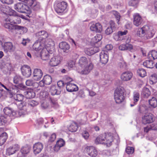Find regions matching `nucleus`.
Segmentation results:
<instances>
[{"mask_svg":"<svg viewBox=\"0 0 157 157\" xmlns=\"http://www.w3.org/2000/svg\"><path fill=\"white\" fill-rule=\"evenodd\" d=\"M10 16L4 20L3 23V26L7 29L9 32L13 33L15 30H21L25 32H27V28L25 27L13 24H19L21 22L20 17L18 16L15 11L14 14Z\"/></svg>","mask_w":157,"mask_h":157,"instance_id":"obj_1","label":"nucleus"},{"mask_svg":"<svg viewBox=\"0 0 157 157\" xmlns=\"http://www.w3.org/2000/svg\"><path fill=\"white\" fill-rule=\"evenodd\" d=\"M39 46L40 44L38 43H35L33 45V48L36 51L35 53H36L37 57L40 56L42 60H48L50 56L49 53L52 54L54 51L53 45L50 46V47L48 46L47 48H44L42 50H40L41 48Z\"/></svg>","mask_w":157,"mask_h":157,"instance_id":"obj_2","label":"nucleus"},{"mask_svg":"<svg viewBox=\"0 0 157 157\" xmlns=\"http://www.w3.org/2000/svg\"><path fill=\"white\" fill-rule=\"evenodd\" d=\"M113 141L112 137L111 136L104 133L99 135L95 140V143L96 144H104L107 146L110 145Z\"/></svg>","mask_w":157,"mask_h":157,"instance_id":"obj_3","label":"nucleus"},{"mask_svg":"<svg viewBox=\"0 0 157 157\" xmlns=\"http://www.w3.org/2000/svg\"><path fill=\"white\" fill-rule=\"evenodd\" d=\"M124 90L123 87L119 86L115 90L114 97L116 103L120 104L124 100Z\"/></svg>","mask_w":157,"mask_h":157,"instance_id":"obj_4","label":"nucleus"},{"mask_svg":"<svg viewBox=\"0 0 157 157\" xmlns=\"http://www.w3.org/2000/svg\"><path fill=\"white\" fill-rule=\"evenodd\" d=\"M25 4L22 2L17 3L14 5V8L17 11L21 13H31L30 8L26 3Z\"/></svg>","mask_w":157,"mask_h":157,"instance_id":"obj_5","label":"nucleus"},{"mask_svg":"<svg viewBox=\"0 0 157 157\" xmlns=\"http://www.w3.org/2000/svg\"><path fill=\"white\" fill-rule=\"evenodd\" d=\"M23 2L33 10H38L40 8V3L35 0H24Z\"/></svg>","mask_w":157,"mask_h":157,"instance_id":"obj_6","label":"nucleus"},{"mask_svg":"<svg viewBox=\"0 0 157 157\" xmlns=\"http://www.w3.org/2000/svg\"><path fill=\"white\" fill-rule=\"evenodd\" d=\"M66 79L68 80L69 82H67L66 88L67 90L70 92L76 91L78 90V87L75 84L70 83L72 79L69 77H67Z\"/></svg>","mask_w":157,"mask_h":157,"instance_id":"obj_7","label":"nucleus"},{"mask_svg":"<svg viewBox=\"0 0 157 157\" xmlns=\"http://www.w3.org/2000/svg\"><path fill=\"white\" fill-rule=\"evenodd\" d=\"M67 3L65 2H62L58 3L55 7V10L58 13H63L66 9Z\"/></svg>","mask_w":157,"mask_h":157,"instance_id":"obj_8","label":"nucleus"},{"mask_svg":"<svg viewBox=\"0 0 157 157\" xmlns=\"http://www.w3.org/2000/svg\"><path fill=\"white\" fill-rule=\"evenodd\" d=\"M153 115L151 113H147L142 117V121L144 124H149L153 122L154 121Z\"/></svg>","mask_w":157,"mask_h":157,"instance_id":"obj_9","label":"nucleus"},{"mask_svg":"<svg viewBox=\"0 0 157 157\" xmlns=\"http://www.w3.org/2000/svg\"><path fill=\"white\" fill-rule=\"evenodd\" d=\"M4 51L6 52H13L16 50V47L15 46L13 45L11 42H7L5 43L2 45Z\"/></svg>","mask_w":157,"mask_h":157,"instance_id":"obj_10","label":"nucleus"},{"mask_svg":"<svg viewBox=\"0 0 157 157\" xmlns=\"http://www.w3.org/2000/svg\"><path fill=\"white\" fill-rule=\"evenodd\" d=\"M144 29L145 30L144 32V38L147 39H149L153 37L155 34V31L153 29H151L147 25L144 26Z\"/></svg>","mask_w":157,"mask_h":157,"instance_id":"obj_11","label":"nucleus"},{"mask_svg":"<svg viewBox=\"0 0 157 157\" xmlns=\"http://www.w3.org/2000/svg\"><path fill=\"white\" fill-rule=\"evenodd\" d=\"M0 10L2 12L9 15L14 14L15 13V11L9 6H6L2 5H0Z\"/></svg>","mask_w":157,"mask_h":157,"instance_id":"obj_12","label":"nucleus"},{"mask_svg":"<svg viewBox=\"0 0 157 157\" xmlns=\"http://www.w3.org/2000/svg\"><path fill=\"white\" fill-rule=\"evenodd\" d=\"M62 60V57L59 55L54 56L52 58L49 62V65L52 67L57 66Z\"/></svg>","mask_w":157,"mask_h":157,"instance_id":"obj_13","label":"nucleus"},{"mask_svg":"<svg viewBox=\"0 0 157 157\" xmlns=\"http://www.w3.org/2000/svg\"><path fill=\"white\" fill-rule=\"evenodd\" d=\"M22 74L26 77H29L31 75L32 72L30 67L28 65H24L21 67Z\"/></svg>","mask_w":157,"mask_h":157,"instance_id":"obj_14","label":"nucleus"},{"mask_svg":"<svg viewBox=\"0 0 157 157\" xmlns=\"http://www.w3.org/2000/svg\"><path fill=\"white\" fill-rule=\"evenodd\" d=\"M90 28L92 31L96 33H100L102 30V26L99 23L95 24L90 23Z\"/></svg>","mask_w":157,"mask_h":157,"instance_id":"obj_15","label":"nucleus"},{"mask_svg":"<svg viewBox=\"0 0 157 157\" xmlns=\"http://www.w3.org/2000/svg\"><path fill=\"white\" fill-rule=\"evenodd\" d=\"M83 67L84 68L81 71V74L83 75H87L93 69L94 65L92 62H90L87 65Z\"/></svg>","mask_w":157,"mask_h":157,"instance_id":"obj_16","label":"nucleus"},{"mask_svg":"<svg viewBox=\"0 0 157 157\" xmlns=\"http://www.w3.org/2000/svg\"><path fill=\"white\" fill-rule=\"evenodd\" d=\"M33 78L35 80L39 81L40 80L43 76L42 71L39 69H35L33 73Z\"/></svg>","mask_w":157,"mask_h":157,"instance_id":"obj_17","label":"nucleus"},{"mask_svg":"<svg viewBox=\"0 0 157 157\" xmlns=\"http://www.w3.org/2000/svg\"><path fill=\"white\" fill-rule=\"evenodd\" d=\"M143 19L138 13L135 14L133 16V23L136 26L140 25L142 23Z\"/></svg>","mask_w":157,"mask_h":157,"instance_id":"obj_18","label":"nucleus"},{"mask_svg":"<svg viewBox=\"0 0 157 157\" xmlns=\"http://www.w3.org/2000/svg\"><path fill=\"white\" fill-rule=\"evenodd\" d=\"M4 113L10 117L16 116L17 112L14 111L11 108L9 107H5L3 109Z\"/></svg>","mask_w":157,"mask_h":157,"instance_id":"obj_19","label":"nucleus"},{"mask_svg":"<svg viewBox=\"0 0 157 157\" xmlns=\"http://www.w3.org/2000/svg\"><path fill=\"white\" fill-rule=\"evenodd\" d=\"M101 62L102 64H106L108 61V55L107 51H102L100 54Z\"/></svg>","mask_w":157,"mask_h":157,"instance_id":"obj_20","label":"nucleus"},{"mask_svg":"<svg viewBox=\"0 0 157 157\" xmlns=\"http://www.w3.org/2000/svg\"><path fill=\"white\" fill-rule=\"evenodd\" d=\"M132 76V74L130 72L127 71L123 73L121 75V79L124 81L130 80Z\"/></svg>","mask_w":157,"mask_h":157,"instance_id":"obj_21","label":"nucleus"},{"mask_svg":"<svg viewBox=\"0 0 157 157\" xmlns=\"http://www.w3.org/2000/svg\"><path fill=\"white\" fill-rule=\"evenodd\" d=\"M86 151L88 154L92 157L96 156L98 154L97 151L95 147L92 146L87 147H86Z\"/></svg>","mask_w":157,"mask_h":157,"instance_id":"obj_22","label":"nucleus"},{"mask_svg":"<svg viewBox=\"0 0 157 157\" xmlns=\"http://www.w3.org/2000/svg\"><path fill=\"white\" fill-rule=\"evenodd\" d=\"M19 146L18 144H15L10 146L7 149L6 154L10 155L14 153L16 151L19 150Z\"/></svg>","mask_w":157,"mask_h":157,"instance_id":"obj_23","label":"nucleus"},{"mask_svg":"<svg viewBox=\"0 0 157 157\" xmlns=\"http://www.w3.org/2000/svg\"><path fill=\"white\" fill-rule=\"evenodd\" d=\"M99 49L98 46H95L93 47L87 48L85 50V52L86 54L91 56L99 51Z\"/></svg>","mask_w":157,"mask_h":157,"instance_id":"obj_24","label":"nucleus"},{"mask_svg":"<svg viewBox=\"0 0 157 157\" xmlns=\"http://www.w3.org/2000/svg\"><path fill=\"white\" fill-rule=\"evenodd\" d=\"M43 147V145L40 143L38 142L35 144L33 147V151L34 153L35 154L39 153L41 151Z\"/></svg>","mask_w":157,"mask_h":157,"instance_id":"obj_25","label":"nucleus"},{"mask_svg":"<svg viewBox=\"0 0 157 157\" xmlns=\"http://www.w3.org/2000/svg\"><path fill=\"white\" fill-rule=\"evenodd\" d=\"M118 48L119 50L121 51H125L128 50L131 51L132 50L133 46L130 44L126 43V44H121L119 46Z\"/></svg>","mask_w":157,"mask_h":157,"instance_id":"obj_26","label":"nucleus"},{"mask_svg":"<svg viewBox=\"0 0 157 157\" xmlns=\"http://www.w3.org/2000/svg\"><path fill=\"white\" fill-rule=\"evenodd\" d=\"M90 62H92L89 59H87L85 57H81L79 60V64L82 67L88 64Z\"/></svg>","mask_w":157,"mask_h":157,"instance_id":"obj_27","label":"nucleus"},{"mask_svg":"<svg viewBox=\"0 0 157 157\" xmlns=\"http://www.w3.org/2000/svg\"><path fill=\"white\" fill-rule=\"evenodd\" d=\"M60 48L63 50V52H67L70 49L69 44L66 42H62L59 43V45Z\"/></svg>","mask_w":157,"mask_h":157,"instance_id":"obj_28","label":"nucleus"},{"mask_svg":"<svg viewBox=\"0 0 157 157\" xmlns=\"http://www.w3.org/2000/svg\"><path fill=\"white\" fill-rule=\"evenodd\" d=\"M14 98L15 100L17 101L21 102V104L22 105V106H24V104L25 105V103L22 102L24 99V96L21 94H14Z\"/></svg>","mask_w":157,"mask_h":157,"instance_id":"obj_29","label":"nucleus"},{"mask_svg":"<svg viewBox=\"0 0 157 157\" xmlns=\"http://www.w3.org/2000/svg\"><path fill=\"white\" fill-rule=\"evenodd\" d=\"M36 36L39 38L40 37L42 39H45L48 36V34L47 32L44 30H42L37 32L35 34Z\"/></svg>","mask_w":157,"mask_h":157,"instance_id":"obj_30","label":"nucleus"},{"mask_svg":"<svg viewBox=\"0 0 157 157\" xmlns=\"http://www.w3.org/2000/svg\"><path fill=\"white\" fill-rule=\"evenodd\" d=\"M148 58L152 60L157 59V52L155 50H152L149 52L148 54Z\"/></svg>","mask_w":157,"mask_h":157,"instance_id":"obj_31","label":"nucleus"},{"mask_svg":"<svg viewBox=\"0 0 157 157\" xmlns=\"http://www.w3.org/2000/svg\"><path fill=\"white\" fill-rule=\"evenodd\" d=\"M7 134L5 132L1 133L0 134V146L2 145L7 139Z\"/></svg>","mask_w":157,"mask_h":157,"instance_id":"obj_32","label":"nucleus"},{"mask_svg":"<svg viewBox=\"0 0 157 157\" xmlns=\"http://www.w3.org/2000/svg\"><path fill=\"white\" fill-rule=\"evenodd\" d=\"M50 91L52 95L59 94L60 93V90L55 86H53L51 87Z\"/></svg>","mask_w":157,"mask_h":157,"instance_id":"obj_33","label":"nucleus"},{"mask_svg":"<svg viewBox=\"0 0 157 157\" xmlns=\"http://www.w3.org/2000/svg\"><path fill=\"white\" fill-rule=\"evenodd\" d=\"M143 65L148 68H152L155 64L152 60L149 59L144 61L143 63Z\"/></svg>","mask_w":157,"mask_h":157,"instance_id":"obj_34","label":"nucleus"},{"mask_svg":"<svg viewBox=\"0 0 157 157\" xmlns=\"http://www.w3.org/2000/svg\"><path fill=\"white\" fill-rule=\"evenodd\" d=\"M148 102L151 107L153 108H155L157 106V100L155 97H153L149 100Z\"/></svg>","mask_w":157,"mask_h":157,"instance_id":"obj_35","label":"nucleus"},{"mask_svg":"<svg viewBox=\"0 0 157 157\" xmlns=\"http://www.w3.org/2000/svg\"><path fill=\"white\" fill-rule=\"evenodd\" d=\"M25 96L27 98H32L35 96V93L32 90H30L25 92Z\"/></svg>","mask_w":157,"mask_h":157,"instance_id":"obj_36","label":"nucleus"},{"mask_svg":"<svg viewBox=\"0 0 157 157\" xmlns=\"http://www.w3.org/2000/svg\"><path fill=\"white\" fill-rule=\"evenodd\" d=\"M157 82V76L156 74H153L149 77V82L151 84L153 85Z\"/></svg>","mask_w":157,"mask_h":157,"instance_id":"obj_37","label":"nucleus"},{"mask_svg":"<svg viewBox=\"0 0 157 157\" xmlns=\"http://www.w3.org/2000/svg\"><path fill=\"white\" fill-rule=\"evenodd\" d=\"M43 80L45 84L46 85L50 84L52 81L51 77L50 76L48 75H45Z\"/></svg>","mask_w":157,"mask_h":157,"instance_id":"obj_38","label":"nucleus"},{"mask_svg":"<svg viewBox=\"0 0 157 157\" xmlns=\"http://www.w3.org/2000/svg\"><path fill=\"white\" fill-rule=\"evenodd\" d=\"M102 36L100 34L92 38V42L94 44L95 46H97L96 45L100 42Z\"/></svg>","mask_w":157,"mask_h":157,"instance_id":"obj_39","label":"nucleus"},{"mask_svg":"<svg viewBox=\"0 0 157 157\" xmlns=\"http://www.w3.org/2000/svg\"><path fill=\"white\" fill-rule=\"evenodd\" d=\"M151 94V92L149 89L146 88L144 87L142 92V95L144 98H147Z\"/></svg>","mask_w":157,"mask_h":157,"instance_id":"obj_40","label":"nucleus"},{"mask_svg":"<svg viewBox=\"0 0 157 157\" xmlns=\"http://www.w3.org/2000/svg\"><path fill=\"white\" fill-rule=\"evenodd\" d=\"M26 84L28 86H33L36 88L38 86V83L34 82L33 80L31 79L27 80L26 82Z\"/></svg>","mask_w":157,"mask_h":157,"instance_id":"obj_41","label":"nucleus"},{"mask_svg":"<svg viewBox=\"0 0 157 157\" xmlns=\"http://www.w3.org/2000/svg\"><path fill=\"white\" fill-rule=\"evenodd\" d=\"M78 128V124L75 122H73L69 126L68 130L71 132H75L77 131Z\"/></svg>","mask_w":157,"mask_h":157,"instance_id":"obj_42","label":"nucleus"},{"mask_svg":"<svg viewBox=\"0 0 157 157\" xmlns=\"http://www.w3.org/2000/svg\"><path fill=\"white\" fill-rule=\"evenodd\" d=\"M145 31L144 26L141 28H139L137 32V35L140 37H144L145 36L144 32Z\"/></svg>","mask_w":157,"mask_h":157,"instance_id":"obj_43","label":"nucleus"},{"mask_svg":"<svg viewBox=\"0 0 157 157\" xmlns=\"http://www.w3.org/2000/svg\"><path fill=\"white\" fill-rule=\"evenodd\" d=\"M140 98V94H139L137 92H134L133 95V99H134V104H131L130 106L131 107L134 106L135 104V103L137 102L139 100Z\"/></svg>","mask_w":157,"mask_h":157,"instance_id":"obj_44","label":"nucleus"},{"mask_svg":"<svg viewBox=\"0 0 157 157\" xmlns=\"http://www.w3.org/2000/svg\"><path fill=\"white\" fill-rule=\"evenodd\" d=\"M138 74L140 77H144L146 75V72L145 70L143 68H140L137 70Z\"/></svg>","mask_w":157,"mask_h":157,"instance_id":"obj_45","label":"nucleus"},{"mask_svg":"<svg viewBox=\"0 0 157 157\" xmlns=\"http://www.w3.org/2000/svg\"><path fill=\"white\" fill-rule=\"evenodd\" d=\"M113 14L115 16V17L117 21V23L118 24H120L119 21L121 17V16L120 14L117 11H113Z\"/></svg>","mask_w":157,"mask_h":157,"instance_id":"obj_46","label":"nucleus"},{"mask_svg":"<svg viewBox=\"0 0 157 157\" xmlns=\"http://www.w3.org/2000/svg\"><path fill=\"white\" fill-rule=\"evenodd\" d=\"M22 79L20 76L16 75L13 78V82L15 84H19L22 81Z\"/></svg>","mask_w":157,"mask_h":157,"instance_id":"obj_47","label":"nucleus"},{"mask_svg":"<svg viewBox=\"0 0 157 157\" xmlns=\"http://www.w3.org/2000/svg\"><path fill=\"white\" fill-rule=\"evenodd\" d=\"M48 93L46 91L41 92L40 93V98L43 100L48 97Z\"/></svg>","mask_w":157,"mask_h":157,"instance_id":"obj_48","label":"nucleus"},{"mask_svg":"<svg viewBox=\"0 0 157 157\" xmlns=\"http://www.w3.org/2000/svg\"><path fill=\"white\" fill-rule=\"evenodd\" d=\"M29 148L27 146L23 147L21 150V153L24 155L28 154L29 152Z\"/></svg>","mask_w":157,"mask_h":157,"instance_id":"obj_49","label":"nucleus"},{"mask_svg":"<svg viewBox=\"0 0 157 157\" xmlns=\"http://www.w3.org/2000/svg\"><path fill=\"white\" fill-rule=\"evenodd\" d=\"M119 66L121 69L124 70L127 68V65L126 63L123 61H121L119 63Z\"/></svg>","mask_w":157,"mask_h":157,"instance_id":"obj_50","label":"nucleus"},{"mask_svg":"<svg viewBox=\"0 0 157 157\" xmlns=\"http://www.w3.org/2000/svg\"><path fill=\"white\" fill-rule=\"evenodd\" d=\"M126 152L128 154H132L134 151V148L130 147H128L126 149Z\"/></svg>","mask_w":157,"mask_h":157,"instance_id":"obj_51","label":"nucleus"},{"mask_svg":"<svg viewBox=\"0 0 157 157\" xmlns=\"http://www.w3.org/2000/svg\"><path fill=\"white\" fill-rule=\"evenodd\" d=\"M114 30L111 28L108 27L105 30V33L107 35H110L113 33Z\"/></svg>","mask_w":157,"mask_h":157,"instance_id":"obj_52","label":"nucleus"},{"mask_svg":"<svg viewBox=\"0 0 157 157\" xmlns=\"http://www.w3.org/2000/svg\"><path fill=\"white\" fill-rule=\"evenodd\" d=\"M65 144L64 141L63 139H60L59 140L57 141L56 144L59 146V147H62L64 146Z\"/></svg>","mask_w":157,"mask_h":157,"instance_id":"obj_53","label":"nucleus"},{"mask_svg":"<svg viewBox=\"0 0 157 157\" xmlns=\"http://www.w3.org/2000/svg\"><path fill=\"white\" fill-rule=\"evenodd\" d=\"M38 104V103L37 101L34 100H32L29 103V105L33 107L37 105Z\"/></svg>","mask_w":157,"mask_h":157,"instance_id":"obj_54","label":"nucleus"},{"mask_svg":"<svg viewBox=\"0 0 157 157\" xmlns=\"http://www.w3.org/2000/svg\"><path fill=\"white\" fill-rule=\"evenodd\" d=\"M128 33L127 30H125L124 31L122 32L121 31H119L118 33L117 36L120 37L121 36L126 35Z\"/></svg>","mask_w":157,"mask_h":157,"instance_id":"obj_55","label":"nucleus"},{"mask_svg":"<svg viewBox=\"0 0 157 157\" xmlns=\"http://www.w3.org/2000/svg\"><path fill=\"white\" fill-rule=\"evenodd\" d=\"M68 66L70 68L74 67L75 65V62L74 60H70L67 63Z\"/></svg>","mask_w":157,"mask_h":157,"instance_id":"obj_56","label":"nucleus"},{"mask_svg":"<svg viewBox=\"0 0 157 157\" xmlns=\"http://www.w3.org/2000/svg\"><path fill=\"white\" fill-rule=\"evenodd\" d=\"M82 134V136L85 139H87L89 136V135L88 132L86 131H84Z\"/></svg>","mask_w":157,"mask_h":157,"instance_id":"obj_57","label":"nucleus"},{"mask_svg":"<svg viewBox=\"0 0 157 157\" xmlns=\"http://www.w3.org/2000/svg\"><path fill=\"white\" fill-rule=\"evenodd\" d=\"M109 27L111 28L114 30L116 28L115 24L114 21L111 20L109 21Z\"/></svg>","mask_w":157,"mask_h":157,"instance_id":"obj_58","label":"nucleus"},{"mask_svg":"<svg viewBox=\"0 0 157 157\" xmlns=\"http://www.w3.org/2000/svg\"><path fill=\"white\" fill-rule=\"evenodd\" d=\"M1 2L3 3L6 4H11L13 2V0H0Z\"/></svg>","mask_w":157,"mask_h":157,"instance_id":"obj_59","label":"nucleus"},{"mask_svg":"<svg viewBox=\"0 0 157 157\" xmlns=\"http://www.w3.org/2000/svg\"><path fill=\"white\" fill-rule=\"evenodd\" d=\"M56 138V135L55 133L52 134L49 140V141L50 142L54 141Z\"/></svg>","mask_w":157,"mask_h":157,"instance_id":"obj_60","label":"nucleus"},{"mask_svg":"<svg viewBox=\"0 0 157 157\" xmlns=\"http://www.w3.org/2000/svg\"><path fill=\"white\" fill-rule=\"evenodd\" d=\"M150 128L152 130H157V124H153L150 125Z\"/></svg>","mask_w":157,"mask_h":157,"instance_id":"obj_61","label":"nucleus"},{"mask_svg":"<svg viewBox=\"0 0 157 157\" xmlns=\"http://www.w3.org/2000/svg\"><path fill=\"white\" fill-rule=\"evenodd\" d=\"M49 105L47 102H44L41 104V106L43 109H47Z\"/></svg>","mask_w":157,"mask_h":157,"instance_id":"obj_62","label":"nucleus"},{"mask_svg":"<svg viewBox=\"0 0 157 157\" xmlns=\"http://www.w3.org/2000/svg\"><path fill=\"white\" fill-rule=\"evenodd\" d=\"M57 86L59 88H58L59 89H60V88L62 87H63L64 86V83L62 81H59L57 82Z\"/></svg>","mask_w":157,"mask_h":157,"instance_id":"obj_63","label":"nucleus"},{"mask_svg":"<svg viewBox=\"0 0 157 157\" xmlns=\"http://www.w3.org/2000/svg\"><path fill=\"white\" fill-rule=\"evenodd\" d=\"M5 117L2 116H0V126L3 124L4 122Z\"/></svg>","mask_w":157,"mask_h":157,"instance_id":"obj_64","label":"nucleus"}]
</instances>
